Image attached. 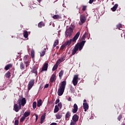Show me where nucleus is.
Listing matches in <instances>:
<instances>
[{
    "instance_id": "5701e85b",
    "label": "nucleus",
    "mask_w": 125,
    "mask_h": 125,
    "mask_svg": "<svg viewBox=\"0 0 125 125\" xmlns=\"http://www.w3.org/2000/svg\"><path fill=\"white\" fill-rule=\"evenodd\" d=\"M63 74H64V70H61L59 74V76L60 80H61V79L62 78V77H63Z\"/></svg>"
},
{
    "instance_id": "58836bf2",
    "label": "nucleus",
    "mask_w": 125,
    "mask_h": 125,
    "mask_svg": "<svg viewBox=\"0 0 125 125\" xmlns=\"http://www.w3.org/2000/svg\"><path fill=\"white\" fill-rule=\"evenodd\" d=\"M65 47H66V45L63 43L60 47V49L61 50H63L64 49V48H65Z\"/></svg>"
},
{
    "instance_id": "412c9836",
    "label": "nucleus",
    "mask_w": 125,
    "mask_h": 125,
    "mask_svg": "<svg viewBox=\"0 0 125 125\" xmlns=\"http://www.w3.org/2000/svg\"><path fill=\"white\" fill-rule=\"evenodd\" d=\"M45 51H46V48H44V50L40 53L41 57H42V56H44V54H45Z\"/></svg>"
},
{
    "instance_id": "8fccbe9b",
    "label": "nucleus",
    "mask_w": 125,
    "mask_h": 125,
    "mask_svg": "<svg viewBox=\"0 0 125 125\" xmlns=\"http://www.w3.org/2000/svg\"><path fill=\"white\" fill-rule=\"evenodd\" d=\"M49 86V84H46L44 86V88H47Z\"/></svg>"
},
{
    "instance_id": "c85d7f7f",
    "label": "nucleus",
    "mask_w": 125,
    "mask_h": 125,
    "mask_svg": "<svg viewBox=\"0 0 125 125\" xmlns=\"http://www.w3.org/2000/svg\"><path fill=\"white\" fill-rule=\"evenodd\" d=\"M58 111H59V107H58V105H56L55 106V109L54 110V113H57V112H58Z\"/></svg>"
},
{
    "instance_id": "473e14b6",
    "label": "nucleus",
    "mask_w": 125,
    "mask_h": 125,
    "mask_svg": "<svg viewBox=\"0 0 125 125\" xmlns=\"http://www.w3.org/2000/svg\"><path fill=\"white\" fill-rule=\"evenodd\" d=\"M31 56L32 58H35V50L34 49L31 50Z\"/></svg>"
},
{
    "instance_id": "f704fd0d",
    "label": "nucleus",
    "mask_w": 125,
    "mask_h": 125,
    "mask_svg": "<svg viewBox=\"0 0 125 125\" xmlns=\"http://www.w3.org/2000/svg\"><path fill=\"white\" fill-rule=\"evenodd\" d=\"M28 31H24L23 32V36L25 39H27V38H28Z\"/></svg>"
},
{
    "instance_id": "cd10ccee",
    "label": "nucleus",
    "mask_w": 125,
    "mask_h": 125,
    "mask_svg": "<svg viewBox=\"0 0 125 125\" xmlns=\"http://www.w3.org/2000/svg\"><path fill=\"white\" fill-rule=\"evenodd\" d=\"M30 115H31V112H25L23 114V117H24L25 118H27V117H29Z\"/></svg>"
},
{
    "instance_id": "c9c22d12",
    "label": "nucleus",
    "mask_w": 125,
    "mask_h": 125,
    "mask_svg": "<svg viewBox=\"0 0 125 125\" xmlns=\"http://www.w3.org/2000/svg\"><path fill=\"white\" fill-rule=\"evenodd\" d=\"M70 90L71 91V93H75V89L73 87V86H70Z\"/></svg>"
},
{
    "instance_id": "4d7b16f0",
    "label": "nucleus",
    "mask_w": 125,
    "mask_h": 125,
    "mask_svg": "<svg viewBox=\"0 0 125 125\" xmlns=\"http://www.w3.org/2000/svg\"><path fill=\"white\" fill-rule=\"evenodd\" d=\"M68 100V101H71L72 100V98H71V97H69Z\"/></svg>"
},
{
    "instance_id": "aec40b11",
    "label": "nucleus",
    "mask_w": 125,
    "mask_h": 125,
    "mask_svg": "<svg viewBox=\"0 0 125 125\" xmlns=\"http://www.w3.org/2000/svg\"><path fill=\"white\" fill-rule=\"evenodd\" d=\"M38 27L39 28H42V27H44L45 26V24L43 22L41 21L38 23Z\"/></svg>"
},
{
    "instance_id": "7c9ffc66",
    "label": "nucleus",
    "mask_w": 125,
    "mask_h": 125,
    "mask_svg": "<svg viewBox=\"0 0 125 125\" xmlns=\"http://www.w3.org/2000/svg\"><path fill=\"white\" fill-rule=\"evenodd\" d=\"M56 117L58 119H60L61 118H62V114H61L60 113H58L56 115Z\"/></svg>"
},
{
    "instance_id": "9b49d317",
    "label": "nucleus",
    "mask_w": 125,
    "mask_h": 125,
    "mask_svg": "<svg viewBox=\"0 0 125 125\" xmlns=\"http://www.w3.org/2000/svg\"><path fill=\"white\" fill-rule=\"evenodd\" d=\"M56 81V75L53 74L50 78V83H54Z\"/></svg>"
},
{
    "instance_id": "f3484780",
    "label": "nucleus",
    "mask_w": 125,
    "mask_h": 125,
    "mask_svg": "<svg viewBox=\"0 0 125 125\" xmlns=\"http://www.w3.org/2000/svg\"><path fill=\"white\" fill-rule=\"evenodd\" d=\"M88 107L87 104H83V108L84 109V112H86V110H88Z\"/></svg>"
},
{
    "instance_id": "6ab92c4d",
    "label": "nucleus",
    "mask_w": 125,
    "mask_h": 125,
    "mask_svg": "<svg viewBox=\"0 0 125 125\" xmlns=\"http://www.w3.org/2000/svg\"><path fill=\"white\" fill-rule=\"evenodd\" d=\"M11 67H12V64H8L7 65H6L5 66V70H6V71H7L8 70H9V69H10L11 68Z\"/></svg>"
},
{
    "instance_id": "f8f14e48",
    "label": "nucleus",
    "mask_w": 125,
    "mask_h": 125,
    "mask_svg": "<svg viewBox=\"0 0 125 125\" xmlns=\"http://www.w3.org/2000/svg\"><path fill=\"white\" fill-rule=\"evenodd\" d=\"M70 117H71V112L67 111L65 114V121H69L70 120Z\"/></svg>"
},
{
    "instance_id": "6e6552de",
    "label": "nucleus",
    "mask_w": 125,
    "mask_h": 125,
    "mask_svg": "<svg viewBox=\"0 0 125 125\" xmlns=\"http://www.w3.org/2000/svg\"><path fill=\"white\" fill-rule=\"evenodd\" d=\"M79 79V75H75L72 81L74 86L78 84V80Z\"/></svg>"
},
{
    "instance_id": "5fc2aeb1",
    "label": "nucleus",
    "mask_w": 125,
    "mask_h": 125,
    "mask_svg": "<svg viewBox=\"0 0 125 125\" xmlns=\"http://www.w3.org/2000/svg\"><path fill=\"white\" fill-rule=\"evenodd\" d=\"M50 125H57V123H52Z\"/></svg>"
},
{
    "instance_id": "f257e3e1",
    "label": "nucleus",
    "mask_w": 125,
    "mask_h": 125,
    "mask_svg": "<svg viewBox=\"0 0 125 125\" xmlns=\"http://www.w3.org/2000/svg\"><path fill=\"white\" fill-rule=\"evenodd\" d=\"M86 41H82L80 43H77L74 46L71 55H75L77 53L78 50H82L84 46V43H85Z\"/></svg>"
},
{
    "instance_id": "c03bdc74",
    "label": "nucleus",
    "mask_w": 125,
    "mask_h": 125,
    "mask_svg": "<svg viewBox=\"0 0 125 125\" xmlns=\"http://www.w3.org/2000/svg\"><path fill=\"white\" fill-rule=\"evenodd\" d=\"M82 10L83 11H85L86 10V6L83 5Z\"/></svg>"
},
{
    "instance_id": "9d476101",
    "label": "nucleus",
    "mask_w": 125,
    "mask_h": 125,
    "mask_svg": "<svg viewBox=\"0 0 125 125\" xmlns=\"http://www.w3.org/2000/svg\"><path fill=\"white\" fill-rule=\"evenodd\" d=\"M47 68H48V63L46 62L43 65L41 71V73H42L43 71H47Z\"/></svg>"
},
{
    "instance_id": "20e7f679",
    "label": "nucleus",
    "mask_w": 125,
    "mask_h": 125,
    "mask_svg": "<svg viewBox=\"0 0 125 125\" xmlns=\"http://www.w3.org/2000/svg\"><path fill=\"white\" fill-rule=\"evenodd\" d=\"M72 34H73V29L70 27L65 32V38H71L72 37Z\"/></svg>"
},
{
    "instance_id": "09e8293b",
    "label": "nucleus",
    "mask_w": 125,
    "mask_h": 125,
    "mask_svg": "<svg viewBox=\"0 0 125 125\" xmlns=\"http://www.w3.org/2000/svg\"><path fill=\"white\" fill-rule=\"evenodd\" d=\"M35 117H36V122H37V121H38L39 119V115H38V114H35Z\"/></svg>"
},
{
    "instance_id": "de8ad7c7",
    "label": "nucleus",
    "mask_w": 125,
    "mask_h": 125,
    "mask_svg": "<svg viewBox=\"0 0 125 125\" xmlns=\"http://www.w3.org/2000/svg\"><path fill=\"white\" fill-rule=\"evenodd\" d=\"M58 106L60 107V108H62V103H59L58 104Z\"/></svg>"
},
{
    "instance_id": "a19ab883",
    "label": "nucleus",
    "mask_w": 125,
    "mask_h": 125,
    "mask_svg": "<svg viewBox=\"0 0 125 125\" xmlns=\"http://www.w3.org/2000/svg\"><path fill=\"white\" fill-rule=\"evenodd\" d=\"M123 118V116L122 114H120L119 116L117 118V119L120 121L121 120H122V118Z\"/></svg>"
},
{
    "instance_id": "2f4dec72",
    "label": "nucleus",
    "mask_w": 125,
    "mask_h": 125,
    "mask_svg": "<svg viewBox=\"0 0 125 125\" xmlns=\"http://www.w3.org/2000/svg\"><path fill=\"white\" fill-rule=\"evenodd\" d=\"M59 43V40L58 39H57L56 40H55L54 43V44H53L54 47H55L56 45H57Z\"/></svg>"
},
{
    "instance_id": "bb28decb",
    "label": "nucleus",
    "mask_w": 125,
    "mask_h": 125,
    "mask_svg": "<svg viewBox=\"0 0 125 125\" xmlns=\"http://www.w3.org/2000/svg\"><path fill=\"white\" fill-rule=\"evenodd\" d=\"M17 103H18V104H19V110H21V107L22 106V104H21V100H18Z\"/></svg>"
},
{
    "instance_id": "49530a36",
    "label": "nucleus",
    "mask_w": 125,
    "mask_h": 125,
    "mask_svg": "<svg viewBox=\"0 0 125 125\" xmlns=\"http://www.w3.org/2000/svg\"><path fill=\"white\" fill-rule=\"evenodd\" d=\"M19 125V120H15V125Z\"/></svg>"
},
{
    "instance_id": "79ce46f5",
    "label": "nucleus",
    "mask_w": 125,
    "mask_h": 125,
    "mask_svg": "<svg viewBox=\"0 0 125 125\" xmlns=\"http://www.w3.org/2000/svg\"><path fill=\"white\" fill-rule=\"evenodd\" d=\"M122 25L121 23H119L117 25V29H119V30H120V28H122Z\"/></svg>"
},
{
    "instance_id": "e433bc0d",
    "label": "nucleus",
    "mask_w": 125,
    "mask_h": 125,
    "mask_svg": "<svg viewBox=\"0 0 125 125\" xmlns=\"http://www.w3.org/2000/svg\"><path fill=\"white\" fill-rule=\"evenodd\" d=\"M32 106H33V109H36V108H37V102H33Z\"/></svg>"
},
{
    "instance_id": "4be33fe9",
    "label": "nucleus",
    "mask_w": 125,
    "mask_h": 125,
    "mask_svg": "<svg viewBox=\"0 0 125 125\" xmlns=\"http://www.w3.org/2000/svg\"><path fill=\"white\" fill-rule=\"evenodd\" d=\"M118 6H119L118 4H115L114 6L112 8H111V10L112 11H116V10H117V8H118Z\"/></svg>"
},
{
    "instance_id": "1a4fd4ad",
    "label": "nucleus",
    "mask_w": 125,
    "mask_h": 125,
    "mask_svg": "<svg viewBox=\"0 0 125 125\" xmlns=\"http://www.w3.org/2000/svg\"><path fill=\"white\" fill-rule=\"evenodd\" d=\"M79 108L78 107V105L76 104H74L73 105V108L72 109V112L73 114H76L78 112Z\"/></svg>"
},
{
    "instance_id": "72a5a7b5",
    "label": "nucleus",
    "mask_w": 125,
    "mask_h": 125,
    "mask_svg": "<svg viewBox=\"0 0 125 125\" xmlns=\"http://www.w3.org/2000/svg\"><path fill=\"white\" fill-rule=\"evenodd\" d=\"M53 18L54 19H60V18H61V17H60V16H59L58 15H55L53 16Z\"/></svg>"
},
{
    "instance_id": "f03ea898",
    "label": "nucleus",
    "mask_w": 125,
    "mask_h": 125,
    "mask_svg": "<svg viewBox=\"0 0 125 125\" xmlns=\"http://www.w3.org/2000/svg\"><path fill=\"white\" fill-rule=\"evenodd\" d=\"M66 87V81H64L61 83V86H60V88L58 90V95L59 96H61L63 95V93H64V91L65 90V88Z\"/></svg>"
},
{
    "instance_id": "a878e982",
    "label": "nucleus",
    "mask_w": 125,
    "mask_h": 125,
    "mask_svg": "<svg viewBox=\"0 0 125 125\" xmlns=\"http://www.w3.org/2000/svg\"><path fill=\"white\" fill-rule=\"evenodd\" d=\"M42 100L40 99L38 100V102H37V106L38 107H40L42 106Z\"/></svg>"
},
{
    "instance_id": "a18cd8bd",
    "label": "nucleus",
    "mask_w": 125,
    "mask_h": 125,
    "mask_svg": "<svg viewBox=\"0 0 125 125\" xmlns=\"http://www.w3.org/2000/svg\"><path fill=\"white\" fill-rule=\"evenodd\" d=\"M59 102H60V100L59 99H57L55 101V104H58V103L59 104Z\"/></svg>"
},
{
    "instance_id": "7ed1b4c3",
    "label": "nucleus",
    "mask_w": 125,
    "mask_h": 125,
    "mask_svg": "<svg viewBox=\"0 0 125 125\" xmlns=\"http://www.w3.org/2000/svg\"><path fill=\"white\" fill-rule=\"evenodd\" d=\"M80 35H81V33L80 32H78L74 36V37L72 38V39H70L64 43L65 46H67H67H69V45L71 44V42H76L77 40L79 39Z\"/></svg>"
},
{
    "instance_id": "dca6fc26",
    "label": "nucleus",
    "mask_w": 125,
    "mask_h": 125,
    "mask_svg": "<svg viewBox=\"0 0 125 125\" xmlns=\"http://www.w3.org/2000/svg\"><path fill=\"white\" fill-rule=\"evenodd\" d=\"M45 119V113H44L41 118V122L40 124H43V121Z\"/></svg>"
},
{
    "instance_id": "2eb2a0df",
    "label": "nucleus",
    "mask_w": 125,
    "mask_h": 125,
    "mask_svg": "<svg viewBox=\"0 0 125 125\" xmlns=\"http://www.w3.org/2000/svg\"><path fill=\"white\" fill-rule=\"evenodd\" d=\"M14 110L15 111V112H19V107L18 106V104H15L14 105Z\"/></svg>"
},
{
    "instance_id": "ea45409f",
    "label": "nucleus",
    "mask_w": 125,
    "mask_h": 125,
    "mask_svg": "<svg viewBox=\"0 0 125 125\" xmlns=\"http://www.w3.org/2000/svg\"><path fill=\"white\" fill-rule=\"evenodd\" d=\"M61 62H63V60H61V59H59L56 62V63L59 64H60V63H61Z\"/></svg>"
},
{
    "instance_id": "39448f33",
    "label": "nucleus",
    "mask_w": 125,
    "mask_h": 125,
    "mask_svg": "<svg viewBox=\"0 0 125 125\" xmlns=\"http://www.w3.org/2000/svg\"><path fill=\"white\" fill-rule=\"evenodd\" d=\"M79 117L78 116V115L77 114H74L72 116V121H71L70 123V125H75L76 124H77V122L79 121Z\"/></svg>"
},
{
    "instance_id": "b1692460",
    "label": "nucleus",
    "mask_w": 125,
    "mask_h": 125,
    "mask_svg": "<svg viewBox=\"0 0 125 125\" xmlns=\"http://www.w3.org/2000/svg\"><path fill=\"white\" fill-rule=\"evenodd\" d=\"M20 65L21 70H25V65H24V63H23V62H21Z\"/></svg>"
},
{
    "instance_id": "423d86ee",
    "label": "nucleus",
    "mask_w": 125,
    "mask_h": 125,
    "mask_svg": "<svg viewBox=\"0 0 125 125\" xmlns=\"http://www.w3.org/2000/svg\"><path fill=\"white\" fill-rule=\"evenodd\" d=\"M86 21V17H85V15L83 14L80 16V21L79 24V25H83L84 22Z\"/></svg>"
},
{
    "instance_id": "bf43d9fd",
    "label": "nucleus",
    "mask_w": 125,
    "mask_h": 125,
    "mask_svg": "<svg viewBox=\"0 0 125 125\" xmlns=\"http://www.w3.org/2000/svg\"><path fill=\"white\" fill-rule=\"evenodd\" d=\"M56 48H57V49H58L59 48V46H57Z\"/></svg>"
},
{
    "instance_id": "a211bd4d",
    "label": "nucleus",
    "mask_w": 125,
    "mask_h": 125,
    "mask_svg": "<svg viewBox=\"0 0 125 125\" xmlns=\"http://www.w3.org/2000/svg\"><path fill=\"white\" fill-rule=\"evenodd\" d=\"M87 35L88 34L86 32H85V33L83 35L82 38H81L83 41L82 42H85V39L86 38V37H87Z\"/></svg>"
},
{
    "instance_id": "13d9d810",
    "label": "nucleus",
    "mask_w": 125,
    "mask_h": 125,
    "mask_svg": "<svg viewBox=\"0 0 125 125\" xmlns=\"http://www.w3.org/2000/svg\"><path fill=\"white\" fill-rule=\"evenodd\" d=\"M38 1H39V2L40 3L41 1H42V0H38Z\"/></svg>"
},
{
    "instance_id": "c756f323",
    "label": "nucleus",
    "mask_w": 125,
    "mask_h": 125,
    "mask_svg": "<svg viewBox=\"0 0 125 125\" xmlns=\"http://www.w3.org/2000/svg\"><path fill=\"white\" fill-rule=\"evenodd\" d=\"M58 65L57 63L54 65L53 68H52V71H54L56 70H57V68H58Z\"/></svg>"
},
{
    "instance_id": "4468645a",
    "label": "nucleus",
    "mask_w": 125,
    "mask_h": 125,
    "mask_svg": "<svg viewBox=\"0 0 125 125\" xmlns=\"http://www.w3.org/2000/svg\"><path fill=\"white\" fill-rule=\"evenodd\" d=\"M38 67L34 66L33 67L32 70H31V73H34V74H36V75H38Z\"/></svg>"
},
{
    "instance_id": "0eeeda50",
    "label": "nucleus",
    "mask_w": 125,
    "mask_h": 125,
    "mask_svg": "<svg viewBox=\"0 0 125 125\" xmlns=\"http://www.w3.org/2000/svg\"><path fill=\"white\" fill-rule=\"evenodd\" d=\"M34 84H35V79H31L28 83V90H30L32 87L34 86Z\"/></svg>"
},
{
    "instance_id": "37998d69",
    "label": "nucleus",
    "mask_w": 125,
    "mask_h": 125,
    "mask_svg": "<svg viewBox=\"0 0 125 125\" xmlns=\"http://www.w3.org/2000/svg\"><path fill=\"white\" fill-rule=\"evenodd\" d=\"M24 64H25V67L27 68L28 66L30 65V63L28 62H24Z\"/></svg>"
},
{
    "instance_id": "ddd939ff",
    "label": "nucleus",
    "mask_w": 125,
    "mask_h": 125,
    "mask_svg": "<svg viewBox=\"0 0 125 125\" xmlns=\"http://www.w3.org/2000/svg\"><path fill=\"white\" fill-rule=\"evenodd\" d=\"M18 100H21V106H25V104H26V99L25 98H23L22 99L20 98Z\"/></svg>"
},
{
    "instance_id": "052dcab7",
    "label": "nucleus",
    "mask_w": 125,
    "mask_h": 125,
    "mask_svg": "<svg viewBox=\"0 0 125 125\" xmlns=\"http://www.w3.org/2000/svg\"><path fill=\"white\" fill-rule=\"evenodd\" d=\"M18 63H17V65H18Z\"/></svg>"
},
{
    "instance_id": "4c0bfd02",
    "label": "nucleus",
    "mask_w": 125,
    "mask_h": 125,
    "mask_svg": "<svg viewBox=\"0 0 125 125\" xmlns=\"http://www.w3.org/2000/svg\"><path fill=\"white\" fill-rule=\"evenodd\" d=\"M25 119H26V117L22 116L20 119V123H23L25 121Z\"/></svg>"
},
{
    "instance_id": "3c124183",
    "label": "nucleus",
    "mask_w": 125,
    "mask_h": 125,
    "mask_svg": "<svg viewBox=\"0 0 125 125\" xmlns=\"http://www.w3.org/2000/svg\"><path fill=\"white\" fill-rule=\"evenodd\" d=\"M94 1V0H89V3L91 4V3H92Z\"/></svg>"
},
{
    "instance_id": "6e6d98bb",
    "label": "nucleus",
    "mask_w": 125,
    "mask_h": 125,
    "mask_svg": "<svg viewBox=\"0 0 125 125\" xmlns=\"http://www.w3.org/2000/svg\"><path fill=\"white\" fill-rule=\"evenodd\" d=\"M61 59L62 61V62H63V61H64V60H65V59H64V57H62V58H61V59Z\"/></svg>"
},
{
    "instance_id": "864d4df0",
    "label": "nucleus",
    "mask_w": 125,
    "mask_h": 125,
    "mask_svg": "<svg viewBox=\"0 0 125 125\" xmlns=\"http://www.w3.org/2000/svg\"><path fill=\"white\" fill-rule=\"evenodd\" d=\"M83 104H87V103H86V100H84Z\"/></svg>"
},
{
    "instance_id": "603ef678",
    "label": "nucleus",
    "mask_w": 125,
    "mask_h": 125,
    "mask_svg": "<svg viewBox=\"0 0 125 125\" xmlns=\"http://www.w3.org/2000/svg\"><path fill=\"white\" fill-rule=\"evenodd\" d=\"M71 26L72 28H75V27H76V26H75V24L74 23H72L71 25Z\"/></svg>"
},
{
    "instance_id": "393cba45",
    "label": "nucleus",
    "mask_w": 125,
    "mask_h": 125,
    "mask_svg": "<svg viewBox=\"0 0 125 125\" xmlns=\"http://www.w3.org/2000/svg\"><path fill=\"white\" fill-rule=\"evenodd\" d=\"M4 77L7 79H10V72L8 71L7 73H5Z\"/></svg>"
}]
</instances>
